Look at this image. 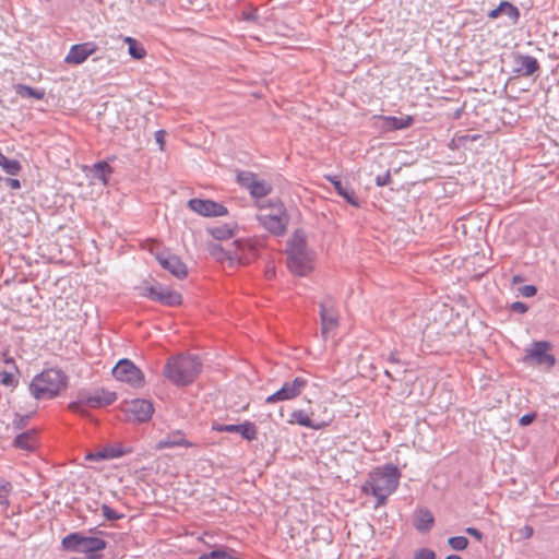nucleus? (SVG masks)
I'll return each instance as SVG.
<instances>
[{
    "mask_svg": "<svg viewBox=\"0 0 559 559\" xmlns=\"http://www.w3.org/2000/svg\"><path fill=\"white\" fill-rule=\"evenodd\" d=\"M401 473L399 468L392 464L374 468L369 474V478L362 486V491L370 492L377 498L376 508L385 504L386 499L392 495L400 483Z\"/></svg>",
    "mask_w": 559,
    "mask_h": 559,
    "instance_id": "nucleus-1",
    "label": "nucleus"
},
{
    "mask_svg": "<svg viewBox=\"0 0 559 559\" xmlns=\"http://www.w3.org/2000/svg\"><path fill=\"white\" fill-rule=\"evenodd\" d=\"M287 267L298 276L308 275L312 269L313 253L307 247V237L302 230H296L287 241Z\"/></svg>",
    "mask_w": 559,
    "mask_h": 559,
    "instance_id": "nucleus-2",
    "label": "nucleus"
},
{
    "mask_svg": "<svg viewBox=\"0 0 559 559\" xmlns=\"http://www.w3.org/2000/svg\"><path fill=\"white\" fill-rule=\"evenodd\" d=\"M202 370V362L193 355H179L168 360L165 377L176 385H188L194 381Z\"/></svg>",
    "mask_w": 559,
    "mask_h": 559,
    "instance_id": "nucleus-3",
    "label": "nucleus"
},
{
    "mask_svg": "<svg viewBox=\"0 0 559 559\" xmlns=\"http://www.w3.org/2000/svg\"><path fill=\"white\" fill-rule=\"evenodd\" d=\"M67 386V376L59 369H47L35 376L29 384L36 400L52 399Z\"/></svg>",
    "mask_w": 559,
    "mask_h": 559,
    "instance_id": "nucleus-4",
    "label": "nucleus"
},
{
    "mask_svg": "<svg viewBox=\"0 0 559 559\" xmlns=\"http://www.w3.org/2000/svg\"><path fill=\"white\" fill-rule=\"evenodd\" d=\"M258 206L261 210V213L257 215L259 223L275 236L284 235L288 224L284 204L275 199L269 200L267 204L258 203Z\"/></svg>",
    "mask_w": 559,
    "mask_h": 559,
    "instance_id": "nucleus-5",
    "label": "nucleus"
},
{
    "mask_svg": "<svg viewBox=\"0 0 559 559\" xmlns=\"http://www.w3.org/2000/svg\"><path fill=\"white\" fill-rule=\"evenodd\" d=\"M116 401V393L105 391V390H97L93 393L88 392H82L79 394V397L76 401L70 403L69 408L73 413L83 415L85 413V407H103L110 405Z\"/></svg>",
    "mask_w": 559,
    "mask_h": 559,
    "instance_id": "nucleus-6",
    "label": "nucleus"
},
{
    "mask_svg": "<svg viewBox=\"0 0 559 559\" xmlns=\"http://www.w3.org/2000/svg\"><path fill=\"white\" fill-rule=\"evenodd\" d=\"M237 181L242 188L249 191L252 198L257 200V204H267V202L260 200L270 194L272 191V185L269 181L259 178L258 175L251 171L238 173Z\"/></svg>",
    "mask_w": 559,
    "mask_h": 559,
    "instance_id": "nucleus-7",
    "label": "nucleus"
},
{
    "mask_svg": "<svg viewBox=\"0 0 559 559\" xmlns=\"http://www.w3.org/2000/svg\"><path fill=\"white\" fill-rule=\"evenodd\" d=\"M112 376L121 382H126L132 388L144 386V373L131 360L121 359L112 368Z\"/></svg>",
    "mask_w": 559,
    "mask_h": 559,
    "instance_id": "nucleus-8",
    "label": "nucleus"
},
{
    "mask_svg": "<svg viewBox=\"0 0 559 559\" xmlns=\"http://www.w3.org/2000/svg\"><path fill=\"white\" fill-rule=\"evenodd\" d=\"M308 385V380L304 377H296L292 381H286L280 390L265 399L266 404L290 401L298 397Z\"/></svg>",
    "mask_w": 559,
    "mask_h": 559,
    "instance_id": "nucleus-9",
    "label": "nucleus"
},
{
    "mask_svg": "<svg viewBox=\"0 0 559 559\" xmlns=\"http://www.w3.org/2000/svg\"><path fill=\"white\" fill-rule=\"evenodd\" d=\"M550 348L551 345L547 341L534 342L531 348L526 349V355L524 356L523 361L526 364L533 361L535 365L551 368L556 364V358L554 355L548 353Z\"/></svg>",
    "mask_w": 559,
    "mask_h": 559,
    "instance_id": "nucleus-10",
    "label": "nucleus"
},
{
    "mask_svg": "<svg viewBox=\"0 0 559 559\" xmlns=\"http://www.w3.org/2000/svg\"><path fill=\"white\" fill-rule=\"evenodd\" d=\"M320 320H321V333L324 337L332 331H334L338 325V314L335 309L334 300L326 296L324 297L320 304Z\"/></svg>",
    "mask_w": 559,
    "mask_h": 559,
    "instance_id": "nucleus-11",
    "label": "nucleus"
},
{
    "mask_svg": "<svg viewBox=\"0 0 559 559\" xmlns=\"http://www.w3.org/2000/svg\"><path fill=\"white\" fill-rule=\"evenodd\" d=\"M142 295L169 307L178 306L182 301V297L179 293L160 285L145 287Z\"/></svg>",
    "mask_w": 559,
    "mask_h": 559,
    "instance_id": "nucleus-12",
    "label": "nucleus"
},
{
    "mask_svg": "<svg viewBox=\"0 0 559 559\" xmlns=\"http://www.w3.org/2000/svg\"><path fill=\"white\" fill-rule=\"evenodd\" d=\"M188 206L193 212L207 217L224 216L227 214V209L213 200L191 199Z\"/></svg>",
    "mask_w": 559,
    "mask_h": 559,
    "instance_id": "nucleus-13",
    "label": "nucleus"
},
{
    "mask_svg": "<svg viewBox=\"0 0 559 559\" xmlns=\"http://www.w3.org/2000/svg\"><path fill=\"white\" fill-rule=\"evenodd\" d=\"M156 260L164 270L168 271L179 280H182L188 275L187 265L175 254L160 252L156 255Z\"/></svg>",
    "mask_w": 559,
    "mask_h": 559,
    "instance_id": "nucleus-14",
    "label": "nucleus"
},
{
    "mask_svg": "<svg viewBox=\"0 0 559 559\" xmlns=\"http://www.w3.org/2000/svg\"><path fill=\"white\" fill-rule=\"evenodd\" d=\"M212 429L215 431H218V432H230V433L237 432V433H240L241 437L248 441L255 440L257 436H258L257 426L249 420H246L245 423L238 424V425L214 424L212 426Z\"/></svg>",
    "mask_w": 559,
    "mask_h": 559,
    "instance_id": "nucleus-15",
    "label": "nucleus"
},
{
    "mask_svg": "<svg viewBox=\"0 0 559 559\" xmlns=\"http://www.w3.org/2000/svg\"><path fill=\"white\" fill-rule=\"evenodd\" d=\"M98 49L94 41H86L71 46L64 61L69 64H81Z\"/></svg>",
    "mask_w": 559,
    "mask_h": 559,
    "instance_id": "nucleus-16",
    "label": "nucleus"
},
{
    "mask_svg": "<svg viewBox=\"0 0 559 559\" xmlns=\"http://www.w3.org/2000/svg\"><path fill=\"white\" fill-rule=\"evenodd\" d=\"M127 412L130 417L138 423H146L154 413L153 404L144 399H135L128 405Z\"/></svg>",
    "mask_w": 559,
    "mask_h": 559,
    "instance_id": "nucleus-17",
    "label": "nucleus"
},
{
    "mask_svg": "<svg viewBox=\"0 0 559 559\" xmlns=\"http://www.w3.org/2000/svg\"><path fill=\"white\" fill-rule=\"evenodd\" d=\"M539 69L537 59L530 55H516L514 57V73L522 76H530Z\"/></svg>",
    "mask_w": 559,
    "mask_h": 559,
    "instance_id": "nucleus-18",
    "label": "nucleus"
},
{
    "mask_svg": "<svg viewBox=\"0 0 559 559\" xmlns=\"http://www.w3.org/2000/svg\"><path fill=\"white\" fill-rule=\"evenodd\" d=\"M324 178L333 185L336 192L343 197L346 202L355 207L359 206V200L348 182H343L337 176L333 175H326Z\"/></svg>",
    "mask_w": 559,
    "mask_h": 559,
    "instance_id": "nucleus-19",
    "label": "nucleus"
},
{
    "mask_svg": "<svg viewBox=\"0 0 559 559\" xmlns=\"http://www.w3.org/2000/svg\"><path fill=\"white\" fill-rule=\"evenodd\" d=\"M175 447L192 448L194 447V443L188 441L181 430H175L169 432L165 438L160 439L156 444L157 450Z\"/></svg>",
    "mask_w": 559,
    "mask_h": 559,
    "instance_id": "nucleus-20",
    "label": "nucleus"
},
{
    "mask_svg": "<svg viewBox=\"0 0 559 559\" xmlns=\"http://www.w3.org/2000/svg\"><path fill=\"white\" fill-rule=\"evenodd\" d=\"M13 445L21 450L34 451L37 447L36 430L29 429L27 431L19 433L13 440Z\"/></svg>",
    "mask_w": 559,
    "mask_h": 559,
    "instance_id": "nucleus-21",
    "label": "nucleus"
},
{
    "mask_svg": "<svg viewBox=\"0 0 559 559\" xmlns=\"http://www.w3.org/2000/svg\"><path fill=\"white\" fill-rule=\"evenodd\" d=\"M384 121V127L388 130H404L409 128L414 123V118L412 116L404 117H394V116H383L381 117Z\"/></svg>",
    "mask_w": 559,
    "mask_h": 559,
    "instance_id": "nucleus-22",
    "label": "nucleus"
},
{
    "mask_svg": "<svg viewBox=\"0 0 559 559\" xmlns=\"http://www.w3.org/2000/svg\"><path fill=\"white\" fill-rule=\"evenodd\" d=\"M435 523V518L428 509H421L418 511L414 526L418 532H428L431 530Z\"/></svg>",
    "mask_w": 559,
    "mask_h": 559,
    "instance_id": "nucleus-23",
    "label": "nucleus"
},
{
    "mask_svg": "<svg viewBox=\"0 0 559 559\" xmlns=\"http://www.w3.org/2000/svg\"><path fill=\"white\" fill-rule=\"evenodd\" d=\"M84 536L80 533H71L62 538L61 545L64 549L82 552Z\"/></svg>",
    "mask_w": 559,
    "mask_h": 559,
    "instance_id": "nucleus-24",
    "label": "nucleus"
},
{
    "mask_svg": "<svg viewBox=\"0 0 559 559\" xmlns=\"http://www.w3.org/2000/svg\"><path fill=\"white\" fill-rule=\"evenodd\" d=\"M289 424H298L299 426L311 428V429H319L320 426L314 424L308 414L302 409L294 411L290 415V419L288 420Z\"/></svg>",
    "mask_w": 559,
    "mask_h": 559,
    "instance_id": "nucleus-25",
    "label": "nucleus"
},
{
    "mask_svg": "<svg viewBox=\"0 0 559 559\" xmlns=\"http://www.w3.org/2000/svg\"><path fill=\"white\" fill-rule=\"evenodd\" d=\"M106 547H107L106 540L98 538V537L84 536L82 552L93 554L96 551L104 550Z\"/></svg>",
    "mask_w": 559,
    "mask_h": 559,
    "instance_id": "nucleus-26",
    "label": "nucleus"
},
{
    "mask_svg": "<svg viewBox=\"0 0 559 559\" xmlns=\"http://www.w3.org/2000/svg\"><path fill=\"white\" fill-rule=\"evenodd\" d=\"M92 170H93V177L95 179L99 180L103 185H107V182H108L107 175L112 173V168L110 167V165L107 162L102 160V162L94 164Z\"/></svg>",
    "mask_w": 559,
    "mask_h": 559,
    "instance_id": "nucleus-27",
    "label": "nucleus"
},
{
    "mask_svg": "<svg viewBox=\"0 0 559 559\" xmlns=\"http://www.w3.org/2000/svg\"><path fill=\"white\" fill-rule=\"evenodd\" d=\"M16 93L21 97H32L35 99H43L45 97V91L31 87L28 85L19 84L16 86Z\"/></svg>",
    "mask_w": 559,
    "mask_h": 559,
    "instance_id": "nucleus-28",
    "label": "nucleus"
},
{
    "mask_svg": "<svg viewBox=\"0 0 559 559\" xmlns=\"http://www.w3.org/2000/svg\"><path fill=\"white\" fill-rule=\"evenodd\" d=\"M126 43L129 45V53L135 59H142L146 51L145 49L136 43V40L132 37H126Z\"/></svg>",
    "mask_w": 559,
    "mask_h": 559,
    "instance_id": "nucleus-29",
    "label": "nucleus"
},
{
    "mask_svg": "<svg viewBox=\"0 0 559 559\" xmlns=\"http://www.w3.org/2000/svg\"><path fill=\"white\" fill-rule=\"evenodd\" d=\"M12 491V485L10 481L0 477V503L4 507L9 506V496Z\"/></svg>",
    "mask_w": 559,
    "mask_h": 559,
    "instance_id": "nucleus-30",
    "label": "nucleus"
},
{
    "mask_svg": "<svg viewBox=\"0 0 559 559\" xmlns=\"http://www.w3.org/2000/svg\"><path fill=\"white\" fill-rule=\"evenodd\" d=\"M449 546L457 551L464 550L468 546V539L465 536H453L448 539Z\"/></svg>",
    "mask_w": 559,
    "mask_h": 559,
    "instance_id": "nucleus-31",
    "label": "nucleus"
},
{
    "mask_svg": "<svg viewBox=\"0 0 559 559\" xmlns=\"http://www.w3.org/2000/svg\"><path fill=\"white\" fill-rule=\"evenodd\" d=\"M2 169L10 176H16L20 174L22 166L17 159L8 158L2 165Z\"/></svg>",
    "mask_w": 559,
    "mask_h": 559,
    "instance_id": "nucleus-32",
    "label": "nucleus"
},
{
    "mask_svg": "<svg viewBox=\"0 0 559 559\" xmlns=\"http://www.w3.org/2000/svg\"><path fill=\"white\" fill-rule=\"evenodd\" d=\"M504 11L503 13L509 16V19L515 24L520 19L519 9L508 1H503Z\"/></svg>",
    "mask_w": 559,
    "mask_h": 559,
    "instance_id": "nucleus-33",
    "label": "nucleus"
},
{
    "mask_svg": "<svg viewBox=\"0 0 559 559\" xmlns=\"http://www.w3.org/2000/svg\"><path fill=\"white\" fill-rule=\"evenodd\" d=\"M102 510H103V515L106 518V520L108 521H118L120 519H122L124 515L122 513H118L117 511H115L114 509H111L108 504L106 503H103L102 504Z\"/></svg>",
    "mask_w": 559,
    "mask_h": 559,
    "instance_id": "nucleus-34",
    "label": "nucleus"
},
{
    "mask_svg": "<svg viewBox=\"0 0 559 559\" xmlns=\"http://www.w3.org/2000/svg\"><path fill=\"white\" fill-rule=\"evenodd\" d=\"M241 19L247 22L258 23L259 22L258 9L254 7L245 9L241 12Z\"/></svg>",
    "mask_w": 559,
    "mask_h": 559,
    "instance_id": "nucleus-35",
    "label": "nucleus"
},
{
    "mask_svg": "<svg viewBox=\"0 0 559 559\" xmlns=\"http://www.w3.org/2000/svg\"><path fill=\"white\" fill-rule=\"evenodd\" d=\"M0 382L5 386H15L17 384V380L11 372L8 371L0 372Z\"/></svg>",
    "mask_w": 559,
    "mask_h": 559,
    "instance_id": "nucleus-36",
    "label": "nucleus"
},
{
    "mask_svg": "<svg viewBox=\"0 0 559 559\" xmlns=\"http://www.w3.org/2000/svg\"><path fill=\"white\" fill-rule=\"evenodd\" d=\"M414 559H436V554L429 548H421L415 552Z\"/></svg>",
    "mask_w": 559,
    "mask_h": 559,
    "instance_id": "nucleus-37",
    "label": "nucleus"
},
{
    "mask_svg": "<svg viewBox=\"0 0 559 559\" xmlns=\"http://www.w3.org/2000/svg\"><path fill=\"white\" fill-rule=\"evenodd\" d=\"M212 235L216 239H227L231 236V230L226 228H214Z\"/></svg>",
    "mask_w": 559,
    "mask_h": 559,
    "instance_id": "nucleus-38",
    "label": "nucleus"
},
{
    "mask_svg": "<svg viewBox=\"0 0 559 559\" xmlns=\"http://www.w3.org/2000/svg\"><path fill=\"white\" fill-rule=\"evenodd\" d=\"M28 419H29V416H21V415L16 414L13 419L12 425L15 429H22L26 426Z\"/></svg>",
    "mask_w": 559,
    "mask_h": 559,
    "instance_id": "nucleus-39",
    "label": "nucleus"
},
{
    "mask_svg": "<svg viewBox=\"0 0 559 559\" xmlns=\"http://www.w3.org/2000/svg\"><path fill=\"white\" fill-rule=\"evenodd\" d=\"M390 182H391V174L389 170L385 174L379 175L376 177V185L378 187H384V186L389 185Z\"/></svg>",
    "mask_w": 559,
    "mask_h": 559,
    "instance_id": "nucleus-40",
    "label": "nucleus"
},
{
    "mask_svg": "<svg viewBox=\"0 0 559 559\" xmlns=\"http://www.w3.org/2000/svg\"><path fill=\"white\" fill-rule=\"evenodd\" d=\"M211 254L216 259L221 260L225 255V250L218 243H213L210 246Z\"/></svg>",
    "mask_w": 559,
    "mask_h": 559,
    "instance_id": "nucleus-41",
    "label": "nucleus"
},
{
    "mask_svg": "<svg viewBox=\"0 0 559 559\" xmlns=\"http://www.w3.org/2000/svg\"><path fill=\"white\" fill-rule=\"evenodd\" d=\"M519 290L524 297H533L537 293V288L534 285H524Z\"/></svg>",
    "mask_w": 559,
    "mask_h": 559,
    "instance_id": "nucleus-42",
    "label": "nucleus"
},
{
    "mask_svg": "<svg viewBox=\"0 0 559 559\" xmlns=\"http://www.w3.org/2000/svg\"><path fill=\"white\" fill-rule=\"evenodd\" d=\"M510 309L514 312L525 313L528 307L522 301H514L511 304Z\"/></svg>",
    "mask_w": 559,
    "mask_h": 559,
    "instance_id": "nucleus-43",
    "label": "nucleus"
},
{
    "mask_svg": "<svg viewBox=\"0 0 559 559\" xmlns=\"http://www.w3.org/2000/svg\"><path fill=\"white\" fill-rule=\"evenodd\" d=\"M519 534L523 539H528L533 536L534 530L531 525H524L519 530Z\"/></svg>",
    "mask_w": 559,
    "mask_h": 559,
    "instance_id": "nucleus-44",
    "label": "nucleus"
},
{
    "mask_svg": "<svg viewBox=\"0 0 559 559\" xmlns=\"http://www.w3.org/2000/svg\"><path fill=\"white\" fill-rule=\"evenodd\" d=\"M536 415L534 413H528V414H525L523 415L521 418H520V425L521 426H527L530 424L533 423V420L535 419Z\"/></svg>",
    "mask_w": 559,
    "mask_h": 559,
    "instance_id": "nucleus-45",
    "label": "nucleus"
},
{
    "mask_svg": "<svg viewBox=\"0 0 559 559\" xmlns=\"http://www.w3.org/2000/svg\"><path fill=\"white\" fill-rule=\"evenodd\" d=\"M165 135H166V132L164 130H158L155 132V140L159 144V148L162 151L164 150Z\"/></svg>",
    "mask_w": 559,
    "mask_h": 559,
    "instance_id": "nucleus-46",
    "label": "nucleus"
},
{
    "mask_svg": "<svg viewBox=\"0 0 559 559\" xmlns=\"http://www.w3.org/2000/svg\"><path fill=\"white\" fill-rule=\"evenodd\" d=\"M465 532L468 535L475 537L477 540H481L483 539V536H484L483 533L479 530H477L476 527H467L465 530Z\"/></svg>",
    "mask_w": 559,
    "mask_h": 559,
    "instance_id": "nucleus-47",
    "label": "nucleus"
},
{
    "mask_svg": "<svg viewBox=\"0 0 559 559\" xmlns=\"http://www.w3.org/2000/svg\"><path fill=\"white\" fill-rule=\"evenodd\" d=\"M504 11V7H503V1L499 4L498 8L491 10L489 13H488V16L490 19H497L500 14H502Z\"/></svg>",
    "mask_w": 559,
    "mask_h": 559,
    "instance_id": "nucleus-48",
    "label": "nucleus"
},
{
    "mask_svg": "<svg viewBox=\"0 0 559 559\" xmlns=\"http://www.w3.org/2000/svg\"><path fill=\"white\" fill-rule=\"evenodd\" d=\"M7 185L13 189V190H17L21 188V182L19 179H14V178H8L7 180Z\"/></svg>",
    "mask_w": 559,
    "mask_h": 559,
    "instance_id": "nucleus-49",
    "label": "nucleus"
},
{
    "mask_svg": "<svg viewBox=\"0 0 559 559\" xmlns=\"http://www.w3.org/2000/svg\"><path fill=\"white\" fill-rule=\"evenodd\" d=\"M122 453L121 451H117V452H114V453H106V452H100L97 454L98 457L100 459H108V457H118L120 456Z\"/></svg>",
    "mask_w": 559,
    "mask_h": 559,
    "instance_id": "nucleus-50",
    "label": "nucleus"
},
{
    "mask_svg": "<svg viewBox=\"0 0 559 559\" xmlns=\"http://www.w3.org/2000/svg\"><path fill=\"white\" fill-rule=\"evenodd\" d=\"M388 361L391 362V364H400L401 360L400 358L397 357V354L395 352H392L389 357H388Z\"/></svg>",
    "mask_w": 559,
    "mask_h": 559,
    "instance_id": "nucleus-51",
    "label": "nucleus"
},
{
    "mask_svg": "<svg viewBox=\"0 0 559 559\" xmlns=\"http://www.w3.org/2000/svg\"><path fill=\"white\" fill-rule=\"evenodd\" d=\"M4 362H5L7 365H12V366H13V368H14L15 370H17V367L15 366V361H14V359H13V358H7V359H4Z\"/></svg>",
    "mask_w": 559,
    "mask_h": 559,
    "instance_id": "nucleus-52",
    "label": "nucleus"
},
{
    "mask_svg": "<svg viewBox=\"0 0 559 559\" xmlns=\"http://www.w3.org/2000/svg\"><path fill=\"white\" fill-rule=\"evenodd\" d=\"M8 157L0 151V167L7 162Z\"/></svg>",
    "mask_w": 559,
    "mask_h": 559,
    "instance_id": "nucleus-53",
    "label": "nucleus"
},
{
    "mask_svg": "<svg viewBox=\"0 0 559 559\" xmlns=\"http://www.w3.org/2000/svg\"><path fill=\"white\" fill-rule=\"evenodd\" d=\"M445 559H462V557L457 555H449Z\"/></svg>",
    "mask_w": 559,
    "mask_h": 559,
    "instance_id": "nucleus-54",
    "label": "nucleus"
},
{
    "mask_svg": "<svg viewBox=\"0 0 559 559\" xmlns=\"http://www.w3.org/2000/svg\"><path fill=\"white\" fill-rule=\"evenodd\" d=\"M274 275V270L267 271L266 276L271 278Z\"/></svg>",
    "mask_w": 559,
    "mask_h": 559,
    "instance_id": "nucleus-55",
    "label": "nucleus"
},
{
    "mask_svg": "<svg viewBox=\"0 0 559 559\" xmlns=\"http://www.w3.org/2000/svg\"><path fill=\"white\" fill-rule=\"evenodd\" d=\"M384 373H385V376H386V377H389L390 379H392V374H391V372H390L389 370H385V371H384Z\"/></svg>",
    "mask_w": 559,
    "mask_h": 559,
    "instance_id": "nucleus-56",
    "label": "nucleus"
},
{
    "mask_svg": "<svg viewBox=\"0 0 559 559\" xmlns=\"http://www.w3.org/2000/svg\"><path fill=\"white\" fill-rule=\"evenodd\" d=\"M513 282H520V277L519 276H514L513 277Z\"/></svg>",
    "mask_w": 559,
    "mask_h": 559,
    "instance_id": "nucleus-57",
    "label": "nucleus"
},
{
    "mask_svg": "<svg viewBox=\"0 0 559 559\" xmlns=\"http://www.w3.org/2000/svg\"><path fill=\"white\" fill-rule=\"evenodd\" d=\"M478 138H479V135H478V134H476V135H473V136H472V140H476V139H478Z\"/></svg>",
    "mask_w": 559,
    "mask_h": 559,
    "instance_id": "nucleus-58",
    "label": "nucleus"
},
{
    "mask_svg": "<svg viewBox=\"0 0 559 559\" xmlns=\"http://www.w3.org/2000/svg\"><path fill=\"white\" fill-rule=\"evenodd\" d=\"M388 559H399L396 556H390Z\"/></svg>",
    "mask_w": 559,
    "mask_h": 559,
    "instance_id": "nucleus-59",
    "label": "nucleus"
}]
</instances>
